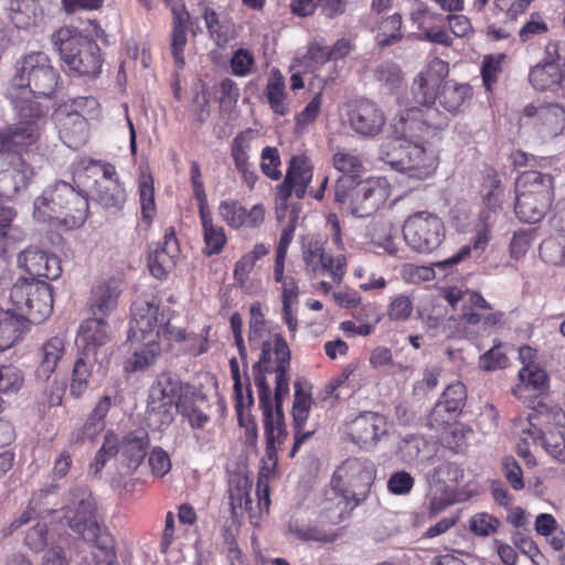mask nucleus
<instances>
[{"label":"nucleus","mask_w":565,"mask_h":565,"mask_svg":"<svg viewBox=\"0 0 565 565\" xmlns=\"http://www.w3.org/2000/svg\"><path fill=\"white\" fill-rule=\"evenodd\" d=\"M312 167L305 157H291L287 170V177L289 178V181L292 182L297 198L302 199L305 196L306 190L312 179Z\"/></svg>","instance_id":"obj_37"},{"label":"nucleus","mask_w":565,"mask_h":565,"mask_svg":"<svg viewBox=\"0 0 565 565\" xmlns=\"http://www.w3.org/2000/svg\"><path fill=\"white\" fill-rule=\"evenodd\" d=\"M94 200L105 210L118 212L126 201V192L119 181L96 180Z\"/></svg>","instance_id":"obj_32"},{"label":"nucleus","mask_w":565,"mask_h":565,"mask_svg":"<svg viewBox=\"0 0 565 565\" xmlns=\"http://www.w3.org/2000/svg\"><path fill=\"white\" fill-rule=\"evenodd\" d=\"M62 510L68 527L74 533L103 551L105 557H113L111 537L102 527L92 493L86 487L71 489Z\"/></svg>","instance_id":"obj_3"},{"label":"nucleus","mask_w":565,"mask_h":565,"mask_svg":"<svg viewBox=\"0 0 565 565\" xmlns=\"http://www.w3.org/2000/svg\"><path fill=\"white\" fill-rule=\"evenodd\" d=\"M413 311V303L408 296L398 295L393 298L388 309V317L393 320L405 321Z\"/></svg>","instance_id":"obj_61"},{"label":"nucleus","mask_w":565,"mask_h":565,"mask_svg":"<svg viewBox=\"0 0 565 565\" xmlns=\"http://www.w3.org/2000/svg\"><path fill=\"white\" fill-rule=\"evenodd\" d=\"M26 329V321L17 312L0 309V351L13 345Z\"/></svg>","instance_id":"obj_34"},{"label":"nucleus","mask_w":565,"mask_h":565,"mask_svg":"<svg viewBox=\"0 0 565 565\" xmlns=\"http://www.w3.org/2000/svg\"><path fill=\"white\" fill-rule=\"evenodd\" d=\"M564 76L558 45L548 43L545 47V57L531 68L529 81L535 89L546 90L558 86Z\"/></svg>","instance_id":"obj_18"},{"label":"nucleus","mask_w":565,"mask_h":565,"mask_svg":"<svg viewBox=\"0 0 565 565\" xmlns=\"http://www.w3.org/2000/svg\"><path fill=\"white\" fill-rule=\"evenodd\" d=\"M488 241H489V238H488L487 231L486 230L479 231L473 241L472 247L470 245H465L452 256H450L446 259L436 262L433 264V266H434V268L440 270L443 274L447 275L452 269V267L455 265H457L460 262H462L463 259H466L470 255L472 249L483 250L486 245L488 244Z\"/></svg>","instance_id":"obj_39"},{"label":"nucleus","mask_w":565,"mask_h":565,"mask_svg":"<svg viewBox=\"0 0 565 565\" xmlns=\"http://www.w3.org/2000/svg\"><path fill=\"white\" fill-rule=\"evenodd\" d=\"M375 478L374 465L369 459L349 458L334 472L331 488L324 493L323 511L338 523L343 515L364 501Z\"/></svg>","instance_id":"obj_1"},{"label":"nucleus","mask_w":565,"mask_h":565,"mask_svg":"<svg viewBox=\"0 0 565 565\" xmlns=\"http://www.w3.org/2000/svg\"><path fill=\"white\" fill-rule=\"evenodd\" d=\"M151 177L143 178L139 185L140 203L142 217L147 224H149L154 215V193Z\"/></svg>","instance_id":"obj_52"},{"label":"nucleus","mask_w":565,"mask_h":565,"mask_svg":"<svg viewBox=\"0 0 565 565\" xmlns=\"http://www.w3.org/2000/svg\"><path fill=\"white\" fill-rule=\"evenodd\" d=\"M445 225L440 217L429 212H417L408 216L403 225V236L412 250L430 254L445 239Z\"/></svg>","instance_id":"obj_14"},{"label":"nucleus","mask_w":565,"mask_h":565,"mask_svg":"<svg viewBox=\"0 0 565 565\" xmlns=\"http://www.w3.org/2000/svg\"><path fill=\"white\" fill-rule=\"evenodd\" d=\"M111 406V397L108 395L103 396L94 409L86 419L83 429L82 437L87 439H94L100 431L105 429V418Z\"/></svg>","instance_id":"obj_38"},{"label":"nucleus","mask_w":565,"mask_h":565,"mask_svg":"<svg viewBox=\"0 0 565 565\" xmlns=\"http://www.w3.org/2000/svg\"><path fill=\"white\" fill-rule=\"evenodd\" d=\"M427 116L428 113L426 114V117ZM424 117L425 115L419 109L406 110L398 119L393 120L392 129L394 138L388 141L413 140L420 142L433 126L428 124Z\"/></svg>","instance_id":"obj_26"},{"label":"nucleus","mask_w":565,"mask_h":565,"mask_svg":"<svg viewBox=\"0 0 565 565\" xmlns=\"http://www.w3.org/2000/svg\"><path fill=\"white\" fill-rule=\"evenodd\" d=\"M520 128L534 131L540 138H552L565 127V109L557 104L525 106L520 118Z\"/></svg>","instance_id":"obj_15"},{"label":"nucleus","mask_w":565,"mask_h":565,"mask_svg":"<svg viewBox=\"0 0 565 565\" xmlns=\"http://www.w3.org/2000/svg\"><path fill=\"white\" fill-rule=\"evenodd\" d=\"M440 369L437 366L426 367L423 377L414 383L413 393L418 398L426 397L435 391L439 383Z\"/></svg>","instance_id":"obj_53"},{"label":"nucleus","mask_w":565,"mask_h":565,"mask_svg":"<svg viewBox=\"0 0 565 565\" xmlns=\"http://www.w3.org/2000/svg\"><path fill=\"white\" fill-rule=\"evenodd\" d=\"M550 207V205L541 203L537 198L515 193L514 211L516 216L524 223L535 224L542 221Z\"/></svg>","instance_id":"obj_36"},{"label":"nucleus","mask_w":565,"mask_h":565,"mask_svg":"<svg viewBox=\"0 0 565 565\" xmlns=\"http://www.w3.org/2000/svg\"><path fill=\"white\" fill-rule=\"evenodd\" d=\"M68 111V107H58L54 113V119L61 140L67 147L78 149L88 137L87 120L81 114Z\"/></svg>","instance_id":"obj_23"},{"label":"nucleus","mask_w":565,"mask_h":565,"mask_svg":"<svg viewBox=\"0 0 565 565\" xmlns=\"http://www.w3.org/2000/svg\"><path fill=\"white\" fill-rule=\"evenodd\" d=\"M9 298L18 313L33 323L44 321L53 310L50 285L35 278H18L10 289Z\"/></svg>","instance_id":"obj_8"},{"label":"nucleus","mask_w":565,"mask_h":565,"mask_svg":"<svg viewBox=\"0 0 565 565\" xmlns=\"http://www.w3.org/2000/svg\"><path fill=\"white\" fill-rule=\"evenodd\" d=\"M33 178V169L22 154L0 159V195L25 189Z\"/></svg>","instance_id":"obj_20"},{"label":"nucleus","mask_w":565,"mask_h":565,"mask_svg":"<svg viewBox=\"0 0 565 565\" xmlns=\"http://www.w3.org/2000/svg\"><path fill=\"white\" fill-rule=\"evenodd\" d=\"M163 239V243L151 249L148 256V268L157 279L167 277L174 267L180 250L173 227L166 231Z\"/></svg>","instance_id":"obj_24"},{"label":"nucleus","mask_w":565,"mask_h":565,"mask_svg":"<svg viewBox=\"0 0 565 565\" xmlns=\"http://www.w3.org/2000/svg\"><path fill=\"white\" fill-rule=\"evenodd\" d=\"M324 255L326 253L318 242L309 243L305 246L302 258L307 269L316 273L319 268H322Z\"/></svg>","instance_id":"obj_63"},{"label":"nucleus","mask_w":565,"mask_h":565,"mask_svg":"<svg viewBox=\"0 0 565 565\" xmlns=\"http://www.w3.org/2000/svg\"><path fill=\"white\" fill-rule=\"evenodd\" d=\"M386 122L382 108L369 99L358 100L349 111V124L352 130L363 138L380 135Z\"/></svg>","instance_id":"obj_17"},{"label":"nucleus","mask_w":565,"mask_h":565,"mask_svg":"<svg viewBox=\"0 0 565 565\" xmlns=\"http://www.w3.org/2000/svg\"><path fill=\"white\" fill-rule=\"evenodd\" d=\"M52 44L70 71L79 76L94 77L100 73L102 56L98 45L75 29L61 28L52 34Z\"/></svg>","instance_id":"obj_6"},{"label":"nucleus","mask_w":565,"mask_h":565,"mask_svg":"<svg viewBox=\"0 0 565 565\" xmlns=\"http://www.w3.org/2000/svg\"><path fill=\"white\" fill-rule=\"evenodd\" d=\"M375 78L393 89L402 82L401 68L394 63H382L374 73Z\"/></svg>","instance_id":"obj_60"},{"label":"nucleus","mask_w":565,"mask_h":565,"mask_svg":"<svg viewBox=\"0 0 565 565\" xmlns=\"http://www.w3.org/2000/svg\"><path fill=\"white\" fill-rule=\"evenodd\" d=\"M471 86L454 81H444L438 88L436 102L447 111L456 114L461 111L471 99Z\"/></svg>","instance_id":"obj_31"},{"label":"nucleus","mask_w":565,"mask_h":565,"mask_svg":"<svg viewBox=\"0 0 565 565\" xmlns=\"http://www.w3.org/2000/svg\"><path fill=\"white\" fill-rule=\"evenodd\" d=\"M414 487V478L406 471H397L393 473L388 481V490L397 495H404L411 492Z\"/></svg>","instance_id":"obj_62"},{"label":"nucleus","mask_w":565,"mask_h":565,"mask_svg":"<svg viewBox=\"0 0 565 565\" xmlns=\"http://www.w3.org/2000/svg\"><path fill=\"white\" fill-rule=\"evenodd\" d=\"M334 168L342 173L341 177H351L358 180L360 172L363 170L362 160L350 152L338 151L333 156Z\"/></svg>","instance_id":"obj_46"},{"label":"nucleus","mask_w":565,"mask_h":565,"mask_svg":"<svg viewBox=\"0 0 565 565\" xmlns=\"http://www.w3.org/2000/svg\"><path fill=\"white\" fill-rule=\"evenodd\" d=\"M148 446L149 437L145 429L128 433L121 441H119L116 434L108 431L104 437L100 449L95 455L90 470L94 475L99 473L107 461L119 452L127 469L136 470L143 461Z\"/></svg>","instance_id":"obj_9"},{"label":"nucleus","mask_w":565,"mask_h":565,"mask_svg":"<svg viewBox=\"0 0 565 565\" xmlns=\"http://www.w3.org/2000/svg\"><path fill=\"white\" fill-rule=\"evenodd\" d=\"M250 319L248 322L247 341L252 350H258L273 342V337L266 328L265 317L259 302H253L249 307Z\"/></svg>","instance_id":"obj_35"},{"label":"nucleus","mask_w":565,"mask_h":565,"mask_svg":"<svg viewBox=\"0 0 565 565\" xmlns=\"http://www.w3.org/2000/svg\"><path fill=\"white\" fill-rule=\"evenodd\" d=\"M23 544L32 552H42L47 545V527L43 523H36L30 527L24 536Z\"/></svg>","instance_id":"obj_55"},{"label":"nucleus","mask_w":565,"mask_h":565,"mask_svg":"<svg viewBox=\"0 0 565 565\" xmlns=\"http://www.w3.org/2000/svg\"><path fill=\"white\" fill-rule=\"evenodd\" d=\"M19 122L9 125L0 130V159L6 156L22 154L33 146L39 138L38 120L42 115L39 104L12 105Z\"/></svg>","instance_id":"obj_11"},{"label":"nucleus","mask_w":565,"mask_h":565,"mask_svg":"<svg viewBox=\"0 0 565 565\" xmlns=\"http://www.w3.org/2000/svg\"><path fill=\"white\" fill-rule=\"evenodd\" d=\"M448 74V65L439 60H433L414 79L411 92L418 105L430 106L436 103L438 88Z\"/></svg>","instance_id":"obj_16"},{"label":"nucleus","mask_w":565,"mask_h":565,"mask_svg":"<svg viewBox=\"0 0 565 565\" xmlns=\"http://www.w3.org/2000/svg\"><path fill=\"white\" fill-rule=\"evenodd\" d=\"M379 159L417 181L427 179L437 168L436 157L422 142L413 140L384 141L379 149Z\"/></svg>","instance_id":"obj_7"},{"label":"nucleus","mask_w":565,"mask_h":565,"mask_svg":"<svg viewBox=\"0 0 565 565\" xmlns=\"http://www.w3.org/2000/svg\"><path fill=\"white\" fill-rule=\"evenodd\" d=\"M388 198L385 180H355L340 177L334 185V200L341 207L356 217L373 214Z\"/></svg>","instance_id":"obj_5"},{"label":"nucleus","mask_w":565,"mask_h":565,"mask_svg":"<svg viewBox=\"0 0 565 565\" xmlns=\"http://www.w3.org/2000/svg\"><path fill=\"white\" fill-rule=\"evenodd\" d=\"M260 350V356L253 365L254 382L258 391L270 388L266 373H275V391H278V395L289 394L290 350L286 340L276 333L273 335V342L265 344Z\"/></svg>","instance_id":"obj_10"},{"label":"nucleus","mask_w":565,"mask_h":565,"mask_svg":"<svg viewBox=\"0 0 565 565\" xmlns=\"http://www.w3.org/2000/svg\"><path fill=\"white\" fill-rule=\"evenodd\" d=\"M402 15L394 13L384 20L376 36L380 46H390L401 40Z\"/></svg>","instance_id":"obj_45"},{"label":"nucleus","mask_w":565,"mask_h":565,"mask_svg":"<svg viewBox=\"0 0 565 565\" xmlns=\"http://www.w3.org/2000/svg\"><path fill=\"white\" fill-rule=\"evenodd\" d=\"M4 11L11 24L22 31L35 28L43 17L39 0H9Z\"/></svg>","instance_id":"obj_28"},{"label":"nucleus","mask_w":565,"mask_h":565,"mask_svg":"<svg viewBox=\"0 0 565 565\" xmlns=\"http://www.w3.org/2000/svg\"><path fill=\"white\" fill-rule=\"evenodd\" d=\"M499 525L500 521L486 512L477 513L470 520V530L480 536H488L494 533Z\"/></svg>","instance_id":"obj_57"},{"label":"nucleus","mask_w":565,"mask_h":565,"mask_svg":"<svg viewBox=\"0 0 565 565\" xmlns=\"http://www.w3.org/2000/svg\"><path fill=\"white\" fill-rule=\"evenodd\" d=\"M203 235L205 243V254L209 256L220 254L226 243L224 228L222 226L215 225L214 223L210 224L209 222H205Z\"/></svg>","instance_id":"obj_47"},{"label":"nucleus","mask_w":565,"mask_h":565,"mask_svg":"<svg viewBox=\"0 0 565 565\" xmlns=\"http://www.w3.org/2000/svg\"><path fill=\"white\" fill-rule=\"evenodd\" d=\"M15 73L7 96L12 105L38 104L32 97H51L58 84V74L44 52H31L17 60Z\"/></svg>","instance_id":"obj_2"},{"label":"nucleus","mask_w":565,"mask_h":565,"mask_svg":"<svg viewBox=\"0 0 565 565\" xmlns=\"http://www.w3.org/2000/svg\"><path fill=\"white\" fill-rule=\"evenodd\" d=\"M148 461L152 473L158 477L166 476L171 469L169 455L160 447L151 450Z\"/></svg>","instance_id":"obj_64"},{"label":"nucleus","mask_w":565,"mask_h":565,"mask_svg":"<svg viewBox=\"0 0 565 565\" xmlns=\"http://www.w3.org/2000/svg\"><path fill=\"white\" fill-rule=\"evenodd\" d=\"M64 354V341L58 337L49 339L41 349L40 364L35 371L38 380L49 381Z\"/></svg>","instance_id":"obj_33"},{"label":"nucleus","mask_w":565,"mask_h":565,"mask_svg":"<svg viewBox=\"0 0 565 565\" xmlns=\"http://www.w3.org/2000/svg\"><path fill=\"white\" fill-rule=\"evenodd\" d=\"M509 364L505 347L502 343L494 344L480 356V367L486 371L504 369Z\"/></svg>","instance_id":"obj_49"},{"label":"nucleus","mask_w":565,"mask_h":565,"mask_svg":"<svg viewBox=\"0 0 565 565\" xmlns=\"http://www.w3.org/2000/svg\"><path fill=\"white\" fill-rule=\"evenodd\" d=\"M137 333L141 334L142 340H146L147 335L153 337L154 340L163 337L169 341L177 342L185 339V330L172 326L159 303L147 300L136 301L132 307L129 339L137 337Z\"/></svg>","instance_id":"obj_13"},{"label":"nucleus","mask_w":565,"mask_h":565,"mask_svg":"<svg viewBox=\"0 0 565 565\" xmlns=\"http://www.w3.org/2000/svg\"><path fill=\"white\" fill-rule=\"evenodd\" d=\"M127 339L129 342H131V344L138 342L143 343L146 345L145 349H135L134 367L136 370H141L149 366L154 361L156 355L159 353V344L157 343V341H154V338L151 335H147L146 340H142L141 334L137 333V337H134L131 340L129 339L128 334Z\"/></svg>","instance_id":"obj_41"},{"label":"nucleus","mask_w":565,"mask_h":565,"mask_svg":"<svg viewBox=\"0 0 565 565\" xmlns=\"http://www.w3.org/2000/svg\"><path fill=\"white\" fill-rule=\"evenodd\" d=\"M218 213L231 227L238 228L244 226L245 207L238 201H222L218 206Z\"/></svg>","instance_id":"obj_50"},{"label":"nucleus","mask_w":565,"mask_h":565,"mask_svg":"<svg viewBox=\"0 0 565 565\" xmlns=\"http://www.w3.org/2000/svg\"><path fill=\"white\" fill-rule=\"evenodd\" d=\"M466 398V387L461 382L449 384L434 406L430 419L438 424L452 422L461 412Z\"/></svg>","instance_id":"obj_25"},{"label":"nucleus","mask_w":565,"mask_h":565,"mask_svg":"<svg viewBox=\"0 0 565 565\" xmlns=\"http://www.w3.org/2000/svg\"><path fill=\"white\" fill-rule=\"evenodd\" d=\"M385 434V418L377 413H362L350 424L351 439L363 449L373 448Z\"/></svg>","instance_id":"obj_22"},{"label":"nucleus","mask_w":565,"mask_h":565,"mask_svg":"<svg viewBox=\"0 0 565 565\" xmlns=\"http://www.w3.org/2000/svg\"><path fill=\"white\" fill-rule=\"evenodd\" d=\"M519 379L526 387L542 391L547 384V374L535 363H527L519 372Z\"/></svg>","instance_id":"obj_48"},{"label":"nucleus","mask_w":565,"mask_h":565,"mask_svg":"<svg viewBox=\"0 0 565 565\" xmlns=\"http://www.w3.org/2000/svg\"><path fill=\"white\" fill-rule=\"evenodd\" d=\"M110 341V328L103 317L93 316L78 328L75 344L87 358L98 361V352Z\"/></svg>","instance_id":"obj_19"},{"label":"nucleus","mask_w":565,"mask_h":565,"mask_svg":"<svg viewBox=\"0 0 565 565\" xmlns=\"http://www.w3.org/2000/svg\"><path fill=\"white\" fill-rule=\"evenodd\" d=\"M20 268L30 274V278L44 277L50 280L57 279L61 276L62 268L60 259L54 255H49L38 247H28L22 250L17 258Z\"/></svg>","instance_id":"obj_21"},{"label":"nucleus","mask_w":565,"mask_h":565,"mask_svg":"<svg viewBox=\"0 0 565 565\" xmlns=\"http://www.w3.org/2000/svg\"><path fill=\"white\" fill-rule=\"evenodd\" d=\"M34 217L41 222L63 217L71 226L85 223L88 213L86 195L66 181H56L46 189L33 203Z\"/></svg>","instance_id":"obj_4"},{"label":"nucleus","mask_w":565,"mask_h":565,"mask_svg":"<svg viewBox=\"0 0 565 565\" xmlns=\"http://www.w3.org/2000/svg\"><path fill=\"white\" fill-rule=\"evenodd\" d=\"M285 85L280 79L271 81L266 87V96L268 98L271 110L280 116L288 113V106L285 103Z\"/></svg>","instance_id":"obj_51"},{"label":"nucleus","mask_w":565,"mask_h":565,"mask_svg":"<svg viewBox=\"0 0 565 565\" xmlns=\"http://www.w3.org/2000/svg\"><path fill=\"white\" fill-rule=\"evenodd\" d=\"M180 379L170 372L161 373L152 384L147 406L148 425L161 430L169 426L180 408Z\"/></svg>","instance_id":"obj_12"},{"label":"nucleus","mask_w":565,"mask_h":565,"mask_svg":"<svg viewBox=\"0 0 565 565\" xmlns=\"http://www.w3.org/2000/svg\"><path fill=\"white\" fill-rule=\"evenodd\" d=\"M188 26L189 25H179L173 24L172 28V35H171V53L173 55L174 62L179 67H182L184 65V47L188 41L186 33H188Z\"/></svg>","instance_id":"obj_56"},{"label":"nucleus","mask_w":565,"mask_h":565,"mask_svg":"<svg viewBox=\"0 0 565 565\" xmlns=\"http://www.w3.org/2000/svg\"><path fill=\"white\" fill-rule=\"evenodd\" d=\"M540 439L542 446L552 458L565 463V430L550 429L540 431Z\"/></svg>","instance_id":"obj_42"},{"label":"nucleus","mask_w":565,"mask_h":565,"mask_svg":"<svg viewBox=\"0 0 565 565\" xmlns=\"http://www.w3.org/2000/svg\"><path fill=\"white\" fill-rule=\"evenodd\" d=\"M288 530L290 534L301 541L331 542L333 540L326 531L316 525L308 524L298 518L289 521Z\"/></svg>","instance_id":"obj_40"},{"label":"nucleus","mask_w":565,"mask_h":565,"mask_svg":"<svg viewBox=\"0 0 565 565\" xmlns=\"http://www.w3.org/2000/svg\"><path fill=\"white\" fill-rule=\"evenodd\" d=\"M463 471L454 462H445L428 473V479L435 483L459 482Z\"/></svg>","instance_id":"obj_54"},{"label":"nucleus","mask_w":565,"mask_h":565,"mask_svg":"<svg viewBox=\"0 0 565 565\" xmlns=\"http://www.w3.org/2000/svg\"><path fill=\"white\" fill-rule=\"evenodd\" d=\"M121 292L120 282L116 278H109L99 282L92 290L89 311L93 316L107 317L117 307Z\"/></svg>","instance_id":"obj_29"},{"label":"nucleus","mask_w":565,"mask_h":565,"mask_svg":"<svg viewBox=\"0 0 565 565\" xmlns=\"http://www.w3.org/2000/svg\"><path fill=\"white\" fill-rule=\"evenodd\" d=\"M271 390L264 388L263 391H258L259 406L263 411L264 415V429L265 435H269V438H273V431L278 430L279 428H286L285 417L282 412V401L288 394L278 395V391H275V405L273 406L271 402Z\"/></svg>","instance_id":"obj_30"},{"label":"nucleus","mask_w":565,"mask_h":565,"mask_svg":"<svg viewBox=\"0 0 565 565\" xmlns=\"http://www.w3.org/2000/svg\"><path fill=\"white\" fill-rule=\"evenodd\" d=\"M280 166V157L277 148L266 147L262 151L260 168L263 172L273 180H278L281 172L278 167Z\"/></svg>","instance_id":"obj_59"},{"label":"nucleus","mask_w":565,"mask_h":565,"mask_svg":"<svg viewBox=\"0 0 565 565\" xmlns=\"http://www.w3.org/2000/svg\"><path fill=\"white\" fill-rule=\"evenodd\" d=\"M311 396L307 394L300 383H295V397L292 404L294 428L305 427L311 408Z\"/></svg>","instance_id":"obj_43"},{"label":"nucleus","mask_w":565,"mask_h":565,"mask_svg":"<svg viewBox=\"0 0 565 565\" xmlns=\"http://www.w3.org/2000/svg\"><path fill=\"white\" fill-rule=\"evenodd\" d=\"M515 193L537 198L541 203L551 206L554 200L553 177L539 171H525L515 181Z\"/></svg>","instance_id":"obj_27"},{"label":"nucleus","mask_w":565,"mask_h":565,"mask_svg":"<svg viewBox=\"0 0 565 565\" xmlns=\"http://www.w3.org/2000/svg\"><path fill=\"white\" fill-rule=\"evenodd\" d=\"M88 360L89 358L82 353L74 363L72 382L70 385V392L74 397L81 396L88 386V379L90 377Z\"/></svg>","instance_id":"obj_44"},{"label":"nucleus","mask_w":565,"mask_h":565,"mask_svg":"<svg viewBox=\"0 0 565 565\" xmlns=\"http://www.w3.org/2000/svg\"><path fill=\"white\" fill-rule=\"evenodd\" d=\"M23 383L22 373L14 366L3 365L0 376V393H15Z\"/></svg>","instance_id":"obj_58"}]
</instances>
